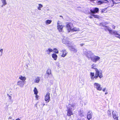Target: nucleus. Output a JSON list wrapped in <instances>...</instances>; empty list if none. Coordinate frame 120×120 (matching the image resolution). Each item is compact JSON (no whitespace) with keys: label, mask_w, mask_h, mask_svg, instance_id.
<instances>
[{"label":"nucleus","mask_w":120,"mask_h":120,"mask_svg":"<svg viewBox=\"0 0 120 120\" xmlns=\"http://www.w3.org/2000/svg\"><path fill=\"white\" fill-rule=\"evenodd\" d=\"M95 65L94 64L91 65L92 68L94 69L96 71L95 76H94V72H90V78L92 80L94 79H96L98 77L101 79L103 77L102 71H99L98 69L95 68Z\"/></svg>","instance_id":"1"},{"label":"nucleus","mask_w":120,"mask_h":120,"mask_svg":"<svg viewBox=\"0 0 120 120\" xmlns=\"http://www.w3.org/2000/svg\"><path fill=\"white\" fill-rule=\"evenodd\" d=\"M68 105L70 106H67V115L68 116H70L73 115V111L75 109L74 108L75 107V103L71 105L69 104Z\"/></svg>","instance_id":"2"},{"label":"nucleus","mask_w":120,"mask_h":120,"mask_svg":"<svg viewBox=\"0 0 120 120\" xmlns=\"http://www.w3.org/2000/svg\"><path fill=\"white\" fill-rule=\"evenodd\" d=\"M90 14L92 13V15L89 17V18L90 19L93 18V16L95 18H98L99 16L97 15H95L94 14L98 13L99 11V9L98 8H93V10L91 9L90 10Z\"/></svg>","instance_id":"3"},{"label":"nucleus","mask_w":120,"mask_h":120,"mask_svg":"<svg viewBox=\"0 0 120 120\" xmlns=\"http://www.w3.org/2000/svg\"><path fill=\"white\" fill-rule=\"evenodd\" d=\"M90 58L93 61L96 63L97 61H98L100 59V57L97 56H94L90 57Z\"/></svg>","instance_id":"4"},{"label":"nucleus","mask_w":120,"mask_h":120,"mask_svg":"<svg viewBox=\"0 0 120 120\" xmlns=\"http://www.w3.org/2000/svg\"><path fill=\"white\" fill-rule=\"evenodd\" d=\"M50 93L49 92H47L45 96V100L47 102H49L50 101Z\"/></svg>","instance_id":"5"},{"label":"nucleus","mask_w":120,"mask_h":120,"mask_svg":"<svg viewBox=\"0 0 120 120\" xmlns=\"http://www.w3.org/2000/svg\"><path fill=\"white\" fill-rule=\"evenodd\" d=\"M94 85L95 86H96V87L97 90L101 91L102 90V88L101 87V85L100 84L97 83H95Z\"/></svg>","instance_id":"6"},{"label":"nucleus","mask_w":120,"mask_h":120,"mask_svg":"<svg viewBox=\"0 0 120 120\" xmlns=\"http://www.w3.org/2000/svg\"><path fill=\"white\" fill-rule=\"evenodd\" d=\"M113 117L114 120H119L118 119V117L117 116V115L116 113L113 111L112 112Z\"/></svg>","instance_id":"7"},{"label":"nucleus","mask_w":120,"mask_h":120,"mask_svg":"<svg viewBox=\"0 0 120 120\" xmlns=\"http://www.w3.org/2000/svg\"><path fill=\"white\" fill-rule=\"evenodd\" d=\"M61 52H62V53L61 56L62 57H64L66 56L68 53V52L65 49L62 50Z\"/></svg>","instance_id":"8"},{"label":"nucleus","mask_w":120,"mask_h":120,"mask_svg":"<svg viewBox=\"0 0 120 120\" xmlns=\"http://www.w3.org/2000/svg\"><path fill=\"white\" fill-rule=\"evenodd\" d=\"M71 23L70 22L68 23L66 25L67 30L69 32H70L72 30L71 27L70 25Z\"/></svg>","instance_id":"9"},{"label":"nucleus","mask_w":120,"mask_h":120,"mask_svg":"<svg viewBox=\"0 0 120 120\" xmlns=\"http://www.w3.org/2000/svg\"><path fill=\"white\" fill-rule=\"evenodd\" d=\"M62 25H60L59 23L58 22L57 23V29L59 31L61 32L62 31V30L63 27Z\"/></svg>","instance_id":"10"},{"label":"nucleus","mask_w":120,"mask_h":120,"mask_svg":"<svg viewBox=\"0 0 120 120\" xmlns=\"http://www.w3.org/2000/svg\"><path fill=\"white\" fill-rule=\"evenodd\" d=\"M113 4H120V0H112ZM118 7H120V5L118 6Z\"/></svg>","instance_id":"11"},{"label":"nucleus","mask_w":120,"mask_h":120,"mask_svg":"<svg viewBox=\"0 0 120 120\" xmlns=\"http://www.w3.org/2000/svg\"><path fill=\"white\" fill-rule=\"evenodd\" d=\"M70 50L72 51L76 52L77 51V50L74 47L72 46H71L70 47Z\"/></svg>","instance_id":"12"},{"label":"nucleus","mask_w":120,"mask_h":120,"mask_svg":"<svg viewBox=\"0 0 120 120\" xmlns=\"http://www.w3.org/2000/svg\"><path fill=\"white\" fill-rule=\"evenodd\" d=\"M52 58L55 60H56L57 57V55L55 53H53L52 54Z\"/></svg>","instance_id":"13"},{"label":"nucleus","mask_w":120,"mask_h":120,"mask_svg":"<svg viewBox=\"0 0 120 120\" xmlns=\"http://www.w3.org/2000/svg\"><path fill=\"white\" fill-rule=\"evenodd\" d=\"M19 79L24 81L26 79V78L25 77H23L22 75H20L19 77Z\"/></svg>","instance_id":"14"},{"label":"nucleus","mask_w":120,"mask_h":120,"mask_svg":"<svg viewBox=\"0 0 120 120\" xmlns=\"http://www.w3.org/2000/svg\"><path fill=\"white\" fill-rule=\"evenodd\" d=\"M53 51V50L51 48H49L48 50H46V52L47 54H49L50 52H52Z\"/></svg>","instance_id":"15"},{"label":"nucleus","mask_w":120,"mask_h":120,"mask_svg":"<svg viewBox=\"0 0 120 120\" xmlns=\"http://www.w3.org/2000/svg\"><path fill=\"white\" fill-rule=\"evenodd\" d=\"M71 31L73 32L77 31H79V29L78 28H77L76 27H75L73 28L72 29Z\"/></svg>","instance_id":"16"},{"label":"nucleus","mask_w":120,"mask_h":120,"mask_svg":"<svg viewBox=\"0 0 120 120\" xmlns=\"http://www.w3.org/2000/svg\"><path fill=\"white\" fill-rule=\"evenodd\" d=\"M92 117V115L90 113L88 114L87 116V118L88 120H90L91 119Z\"/></svg>","instance_id":"17"},{"label":"nucleus","mask_w":120,"mask_h":120,"mask_svg":"<svg viewBox=\"0 0 120 120\" xmlns=\"http://www.w3.org/2000/svg\"><path fill=\"white\" fill-rule=\"evenodd\" d=\"M34 94L35 95H37L38 93V91L36 87H35L34 90Z\"/></svg>","instance_id":"18"},{"label":"nucleus","mask_w":120,"mask_h":120,"mask_svg":"<svg viewBox=\"0 0 120 120\" xmlns=\"http://www.w3.org/2000/svg\"><path fill=\"white\" fill-rule=\"evenodd\" d=\"M22 82L20 81H18L17 82V85H18L20 86H23V84L22 85Z\"/></svg>","instance_id":"19"},{"label":"nucleus","mask_w":120,"mask_h":120,"mask_svg":"<svg viewBox=\"0 0 120 120\" xmlns=\"http://www.w3.org/2000/svg\"><path fill=\"white\" fill-rule=\"evenodd\" d=\"M46 73L48 74V76L49 75L51 74V70L50 69H48Z\"/></svg>","instance_id":"20"},{"label":"nucleus","mask_w":120,"mask_h":120,"mask_svg":"<svg viewBox=\"0 0 120 120\" xmlns=\"http://www.w3.org/2000/svg\"><path fill=\"white\" fill-rule=\"evenodd\" d=\"M52 21L50 20H47L46 21V24H50L52 22Z\"/></svg>","instance_id":"21"},{"label":"nucleus","mask_w":120,"mask_h":120,"mask_svg":"<svg viewBox=\"0 0 120 120\" xmlns=\"http://www.w3.org/2000/svg\"><path fill=\"white\" fill-rule=\"evenodd\" d=\"M53 50L54 52L56 53H59L58 50V49L56 48H54L53 49Z\"/></svg>","instance_id":"22"},{"label":"nucleus","mask_w":120,"mask_h":120,"mask_svg":"<svg viewBox=\"0 0 120 120\" xmlns=\"http://www.w3.org/2000/svg\"><path fill=\"white\" fill-rule=\"evenodd\" d=\"M111 112L109 110H108L107 112V115L108 116L110 117L111 116Z\"/></svg>","instance_id":"23"},{"label":"nucleus","mask_w":120,"mask_h":120,"mask_svg":"<svg viewBox=\"0 0 120 120\" xmlns=\"http://www.w3.org/2000/svg\"><path fill=\"white\" fill-rule=\"evenodd\" d=\"M39 78L38 77L35 79V82H36L38 83L39 82Z\"/></svg>","instance_id":"24"},{"label":"nucleus","mask_w":120,"mask_h":120,"mask_svg":"<svg viewBox=\"0 0 120 120\" xmlns=\"http://www.w3.org/2000/svg\"><path fill=\"white\" fill-rule=\"evenodd\" d=\"M3 5H5L7 4L6 0H1Z\"/></svg>","instance_id":"25"},{"label":"nucleus","mask_w":120,"mask_h":120,"mask_svg":"<svg viewBox=\"0 0 120 120\" xmlns=\"http://www.w3.org/2000/svg\"><path fill=\"white\" fill-rule=\"evenodd\" d=\"M39 6L38 8V9L39 10H41V8L43 7V6L41 4H39Z\"/></svg>","instance_id":"26"},{"label":"nucleus","mask_w":120,"mask_h":120,"mask_svg":"<svg viewBox=\"0 0 120 120\" xmlns=\"http://www.w3.org/2000/svg\"><path fill=\"white\" fill-rule=\"evenodd\" d=\"M112 34H113L115 35H117L118 36V35L119 34H118V33L117 31H113Z\"/></svg>","instance_id":"27"},{"label":"nucleus","mask_w":120,"mask_h":120,"mask_svg":"<svg viewBox=\"0 0 120 120\" xmlns=\"http://www.w3.org/2000/svg\"><path fill=\"white\" fill-rule=\"evenodd\" d=\"M108 30L109 31V33L111 34H112L113 32V31L111 30H110L109 29H108Z\"/></svg>","instance_id":"28"},{"label":"nucleus","mask_w":120,"mask_h":120,"mask_svg":"<svg viewBox=\"0 0 120 120\" xmlns=\"http://www.w3.org/2000/svg\"><path fill=\"white\" fill-rule=\"evenodd\" d=\"M36 95L35 96V97L36 98V99L37 100L38 99V98L39 97V96L37 95Z\"/></svg>","instance_id":"29"},{"label":"nucleus","mask_w":120,"mask_h":120,"mask_svg":"<svg viewBox=\"0 0 120 120\" xmlns=\"http://www.w3.org/2000/svg\"><path fill=\"white\" fill-rule=\"evenodd\" d=\"M112 27L113 29H115V26L114 25H112Z\"/></svg>","instance_id":"30"},{"label":"nucleus","mask_w":120,"mask_h":120,"mask_svg":"<svg viewBox=\"0 0 120 120\" xmlns=\"http://www.w3.org/2000/svg\"><path fill=\"white\" fill-rule=\"evenodd\" d=\"M116 37L117 38H119L120 39V35L119 34L117 36H116Z\"/></svg>","instance_id":"31"},{"label":"nucleus","mask_w":120,"mask_h":120,"mask_svg":"<svg viewBox=\"0 0 120 120\" xmlns=\"http://www.w3.org/2000/svg\"><path fill=\"white\" fill-rule=\"evenodd\" d=\"M105 10L104 9H102V11H101V12L102 13L104 12Z\"/></svg>","instance_id":"32"},{"label":"nucleus","mask_w":120,"mask_h":120,"mask_svg":"<svg viewBox=\"0 0 120 120\" xmlns=\"http://www.w3.org/2000/svg\"><path fill=\"white\" fill-rule=\"evenodd\" d=\"M106 88H104L103 89V91L104 92H105V90H106Z\"/></svg>","instance_id":"33"},{"label":"nucleus","mask_w":120,"mask_h":120,"mask_svg":"<svg viewBox=\"0 0 120 120\" xmlns=\"http://www.w3.org/2000/svg\"><path fill=\"white\" fill-rule=\"evenodd\" d=\"M0 52H1L2 53L3 51V49H1L0 50Z\"/></svg>","instance_id":"34"},{"label":"nucleus","mask_w":120,"mask_h":120,"mask_svg":"<svg viewBox=\"0 0 120 120\" xmlns=\"http://www.w3.org/2000/svg\"><path fill=\"white\" fill-rule=\"evenodd\" d=\"M84 45V43H82V44H80V45L81 46H82L83 45Z\"/></svg>","instance_id":"35"},{"label":"nucleus","mask_w":120,"mask_h":120,"mask_svg":"<svg viewBox=\"0 0 120 120\" xmlns=\"http://www.w3.org/2000/svg\"><path fill=\"white\" fill-rule=\"evenodd\" d=\"M15 120H20V119L19 118H18L16 119Z\"/></svg>","instance_id":"36"},{"label":"nucleus","mask_w":120,"mask_h":120,"mask_svg":"<svg viewBox=\"0 0 120 120\" xmlns=\"http://www.w3.org/2000/svg\"><path fill=\"white\" fill-rule=\"evenodd\" d=\"M9 97H10V99H11V97L10 96H9Z\"/></svg>","instance_id":"37"},{"label":"nucleus","mask_w":120,"mask_h":120,"mask_svg":"<svg viewBox=\"0 0 120 120\" xmlns=\"http://www.w3.org/2000/svg\"><path fill=\"white\" fill-rule=\"evenodd\" d=\"M45 105V104L44 103V104H43V105Z\"/></svg>","instance_id":"38"},{"label":"nucleus","mask_w":120,"mask_h":120,"mask_svg":"<svg viewBox=\"0 0 120 120\" xmlns=\"http://www.w3.org/2000/svg\"><path fill=\"white\" fill-rule=\"evenodd\" d=\"M107 28H108L107 29L108 30V29H109V28H108V27H107Z\"/></svg>","instance_id":"39"},{"label":"nucleus","mask_w":120,"mask_h":120,"mask_svg":"<svg viewBox=\"0 0 120 120\" xmlns=\"http://www.w3.org/2000/svg\"><path fill=\"white\" fill-rule=\"evenodd\" d=\"M105 27H107V26H105Z\"/></svg>","instance_id":"40"},{"label":"nucleus","mask_w":120,"mask_h":120,"mask_svg":"<svg viewBox=\"0 0 120 120\" xmlns=\"http://www.w3.org/2000/svg\"><path fill=\"white\" fill-rule=\"evenodd\" d=\"M105 30H106V29H105Z\"/></svg>","instance_id":"41"},{"label":"nucleus","mask_w":120,"mask_h":120,"mask_svg":"<svg viewBox=\"0 0 120 120\" xmlns=\"http://www.w3.org/2000/svg\"><path fill=\"white\" fill-rule=\"evenodd\" d=\"M99 2H101L100 1H99Z\"/></svg>","instance_id":"42"}]
</instances>
